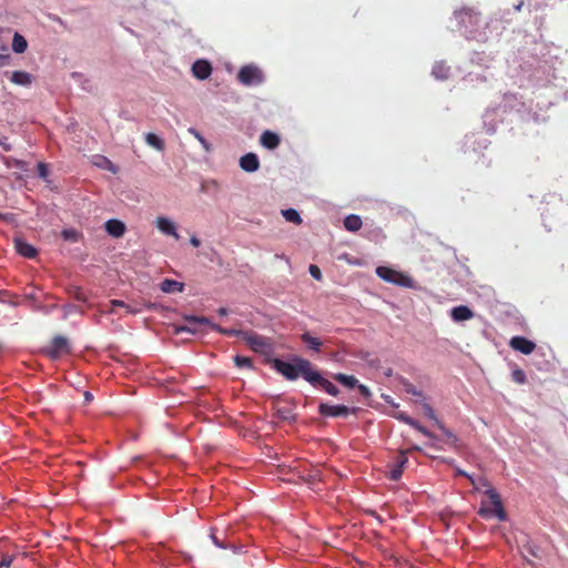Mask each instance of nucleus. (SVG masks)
Instances as JSON below:
<instances>
[{"label":"nucleus","mask_w":568,"mask_h":568,"mask_svg":"<svg viewBox=\"0 0 568 568\" xmlns=\"http://www.w3.org/2000/svg\"><path fill=\"white\" fill-rule=\"evenodd\" d=\"M308 272L311 274V276L313 278H315L316 281H321L322 280V272L320 270V267L315 264H311L310 267H308Z\"/></svg>","instance_id":"nucleus-37"},{"label":"nucleus","mask_w":568,"mask_h":568,"mask_svg":"<svg viewBox=\"0 0 568 568\" xmlns=\"http://www.w3.org/2000/svg\"><path fill=\"white\" fill-rule=\"evenodd\" d=\"M408 393H410L412 395L414 396H418V397H423V394L422 392H418L415 387L410 386L408 389H407Z\"/></svg>","instance_id":"nucleus-46"},{"label":"nucleus","mask_w":568,"mask_h":568,"mask_svg":"<svg viewBox=\"0 0 568 568\" xmlns=\"http://www.w3.org/2000/svg\"><path fill=\"white\" fill-rule=\"evenodd\" d=\"M125 224L116 219H111L105 222V231L113 237H121L125 233Z\"/></svg>","instance_id":"nucleus-16"},{"label":"nucleus","mask_w":568,"mask_h":568,"mask_svg":"<svg viewBox=\"0 0 568 568\" xmlns=\"http://www.w3.org/2000/svg\"><path fill=\"white\" fill-rule=\"evenodd\" d=\"M48 173H49V171H48L47 164H44L42 162H39L38 163V174H39V176L42 178V179H45L48 176Z\"/></svg>","instance_id":"nucleus-40"},{"label":"nucleus","mask_w":568,"mask_h":568,"mask_svg":"<svg viewBox=\"0 0 568 568\" xmlns=\"http://www.w3.org/2000/svg\"><path fill=\"white\" fill-rule=\"evenodd\" d=\"M410 426L414 427L415 429H417L419 433H422L423 435H425L428 438H432V439L436 438L432 432H429L426 427H424L416 420H415V425H410Z\"/></svg>","instance_id":"nucleus-36"},{"label":"nucleus","mask_w":568,"mask_h":568,"mask_svg":"<svg viewBox=\"0 0 568 568\" xmlns=\"http://www.w3.org/2000/svg\"><path fill=\"white\" fill-rule=\"evenodd\" d=\"M183 290H184V283L178 282L175 280L165 278L161 283V291L164 293L183 292Z\"/></svg>","instance_id":"nucleus-20"},{"label":"nucleus","mask_w":568,"mask_h":568,"mask_svg":"<svg viewBox=\"0 0 568 568\" xmlns=\"http://www.w3.org/2000/svg\"><path fill=\"white\" fill-rule=\"evenodd\" d=\"M260 143L267 150H275L280 145L281 139L278 134L266 130L261 134Z\"/></svg>","instance_id":"nucleus-15"},{"label":"nucleus","mask_w":568,"mask_h":568,"mask_svg":"<svg viewBox=\"0 0 568 568\" xmlns=\"http://www.w3.org/2000/svg\"><path fill=\"white\" fill-rule=\"evenodd\" d=\"M84 398H85V402H90V400H92L93 396H92V394L90 392H85L84 393Z\"/></svg>","instance_id":"nucleus-51"},{"label":"nucleus","mask_w":568,"mask_h":568,"mask_svg":"<svg viewBox=\"0 0 568 568\" xmlns=\"http://www.w3.org/2000/svg\"><path fill=\"white\" fill-rule=\"evenodd\" d=\"M11 561H12V560H11V558H9V557H3V558H2V560H1V562H0V567H9V566H10V564H11Z\"/></svg>","instance_id":"nucleus-47"},{"label":"nucleus","mask_w":568,"mask_h":568,"mask_svg":"<svg viewBox=\"0 0 568 568\" xmlns=\"http://www.w3.org/2000/svg\"><path fill=\"white\" fill-rule=\"evenodd\" d=\"M239 332V335L243 334L247 344L255 352H263L268 346L266 338L261 335L254 333H243L241 331Z\"/></svg>","instance_id":"nucleus-11"},{"label":"nucleus","mask_w":568,"mask_h":568,"mask_svg":"<svg viewBox=\"0 0 568 568\" xmlns=\"http://www.w3.org/2000/svg\"><path fill=\"white\" fill-rule=\"evenodd\" d=\"M356 387L358 388L359 393H361L363 396H365V397L371 396V392H369V389H368V387H367V386H365V385H362V384H358V383H357V386H356Z\"/></svg>","instance_id":"nucleus-42"},{"label":"nucleus","mask_w":568,"mask_h":568,"mask_svg":"<svg viewBox=\"0 0 568 568\" xmlns=\"http://www.w3.org/2000/svg\"><path fill=\"white\" fill-rule=\"evenodd\" d=\"M450 316L455 322L468 321L474 317V312L466 305H459L452 308Z\"/></svg>","instance_id":"nucleus-18"},{"label":"nucleus","mask_w":568,"mask_h":568,"mask_svg":"<svg viewBox=\"0 0 568 568\" xmlns=\"http://www.w3.org/2000/svg\"><path fill=\"white\" fill-rule=\"evenodd\" d=\"M110 305L112 306V308H114V307L125 308L126 313H130V314H136L139 312V310L130 306L129 304H126L120 300H111ZM111 312H113V310H111Z\"/></svg>","instance_id":"nucleus-30"},{"label":"nucleus","mask_w":568,"mask_h":568,"mask_svg":"<svg viewBox=\"0 0 568 568\" xmlns=\"http://www.w3.org/2000/svg\"><path fill=\"white\" fill-rule=\"evenodd\" d=\"M333 378L341 383L342 385L348 387V388H354L357 386V383H358V379L353 376V375H346V374H343V373H337V374H334L333 375Z\"/></svg>","instance_id":"nucleus-23"},{"label":"nucleus","mask_w":568,"mask_h":568,"mask_svg":"<svg viewBox=\"0 0 568 568\" xmlns=\"http://www.w3.org/2000/svg\"><path fill=\"white\" fill-rule=\"evenodd\" d=\"M523 4H524V2L521 1L519 4H517V6L515 7V9H516L517 11H520V9H521Z\"/></svg>","instance_id":"nucleus-52"},{"label":"nucleus","mask_w":568,"mask_h":568,"mask_svg":"<svg viewBox=\"0 0 568 568\" xmlns=\"http://www.w3.org/2000/svg\"><path fill=\"white\" fill-rule=\"evenodd\" d=\"M240 168L248 173L256 172L260 169L258 156L253 152L244 154L240 158Z\"/></svg>","instance_id":"nucleus-10"},{"label":"nucleus","mask_w":568,"mask_h":568,"mask_svg":"<svg viewBox=\"0 0 568 568\" xmlns=\"http://www.w3.org/2000/svg\"><path fill=\"white\" fill-rule=\"evenodd\" d=\"M511 379H513V382H515L516 384H519V385H523L527 382L526 374L520 368H516L513 371Z\"/></svg>","instance_id":"nucleus-32"},{"label":"nucleus","mask_w":568,"mask_h":568,"mask_svg":"<svg viewBox=\"0 0 568 568\" xmlns=\"http://www.w3.org/2000/svg\"><path fill=\"white\" fill-rule=\"evenodd\" d=\"M219 315L224 316L227 315L229 311L225 307H221L217 310Z\"/></svg>","instance_id":"nucleus-50"},{"label":"nucleus","mask_w":568,"mask_h":568,"mask_svg":"<svg viewBox=\"0 0 568 568\" xmlns=\"http://www.w3.org/2000/svg\"><path fill=\"white\" fill-rule=\"evenodd\" d=\"M70 294H72V296L77 300V301H80V302H87V293L84 292V290H82L81 287L79 286H74L70 290Z\"/></svg>","instance_id":"nucleus-33"},{"label":"nucleus","mask_w":568,"mask_h":568,"mask_svg":"<svg viewBox=\"0 0 568 568\" xmlns=\"http://www.w3.org/2000/svg\"><path fill=\"white\" fill-rule=\"evenodd\" d=\"M456 475L457 476H465L466 478H468V476H470L468 473H466V471H464V470H462L459 468L456 469Z\"/></svg>","instance_id":"nucleus-49"},{"label":"nucleus","mask_w":568,"mask_h":568,"mask_svg":"<svg viewBox=\"0 0 568 568\" xmlns=\"http://www.w3.org/2000/svg\"><path fill=\"white\" fill-rule=\"evenodd\" d=\"M358 408H349L345 405H329L321 403L318 406L320 415L324 417H347L349 414H355Z\"/></svg>","instance_id":"nucleus-6"},{"label":"nucleus","mask_w":568,"mask_h":568,"mask_svg":"<svg viewBox=\"0 0 568 568\" xmlns=\"http://www.w3.org/2000/svg\"><path fill=\"white\" fill-rule=\"evenodd\" d=\"M408 463V458L404 452L399 454L396 462L392 465L388 478L396 481L398 480L404 471L406 464Z\"/></svg>","instance_id":"nucleus-12"},{"label":"nucleus","mask_w":568,"mask_h":568,"mask_svg":"<svg viewBox=\"0 0 568 568\" xmlns=\"http://www.w3.org/2000/svg\"><path fill=\"white\" fill-rule=\"evenodd\" d=\"M308 383L314 387H321L323 390H325L327 394L332 396H337L339 394L338 388L328 379L324 378L317 371H314V374L310 376Z\"/></svg>","instance_id":"nucleus-8"},{"label":"nucleus","mask_w":568,"mask_h":568,"mask_svg":"<svg viewBox=\"0 0 568 568\" xmlns=\"http://www.w3.org/2000/svg\"><path fill=\"white\" fill-rule=\"evenodd\" d=\"M10 80L17 85L29 87L32 83L33 77L26 71H14Z\"/></svg>","instance_id":"nucleus-19"},{"label":"nucleus","mask_w":568,"mask_h":568,"mask_svg":"<svg viewBox=\"0 0 568 568\" xmlns=\"http://www.w3.org/2000/svg\"><path fill=\"white\" fill-rule=\"evenodd\" d=\"M237 79L245 85L258 84L262 82V73L254 65H245L239 71Z\"/></svg>","instance_id":"nucleus-7"},{"label":"nucleus","mask_w":568,"mask_h":568,"mask_svg":"<svg viewBox=\"0 0 568 568\" xmlns=\"http://www.w3.org/2000/svg\"><path fill=\"white\" fill-rule=\"evenodd\" d=\"M189 131L197 139V141L201 142V144L205 148V150L210 149L209 143L206 142V140L202 136V134L199 131H196L195 129H190Z\"/></svg>","instance_id":"nucleus-38"},{"label":"nucleus","mask_w":568,"mask_h":568,"mask_svg":"<svg viewBox=\"0 0 568 568\" xmlns=\"http://www.w3.org/2000/svg\"><path fill=\"white\" fill-rule=\"evenodd\" d=\"M0 220H6V215L0 213Z\"/></svg>","instance_id":"nucleus-53"},{"label":"nucleus","mask_w":568,"mask_h":568,"mask_svg":"<svg viewBox=\"0 0 568 568\" xmlns=\"http://www.w3.org/2000/svg\"><path fill=\"white\" fill-rule=\"evenodd\" d=\"M301 339L307 344V346L313 349L314 352H320L322 347V342L317 338L312 336L308 332L301 335Z\"/></svg>","instance_id":"nucleus-25"},{"label":"nucleus","mask_w":568,"mask_h":568,"mask_svg":"<svg viewBox=\"0 0 568 568\" xmlns=\"http://www.w3.org/2000/svg\"><path fill=\"white\" fill-rule=\"evenodd\" d=\"M28 48V42L23 36L16 32L12 39V50L16 53H23Z\"/></svg>","instance_id":"nucleus-24"},{"label":"nucleus","mask_w":568,"mask_h":568,"mask_svg":"<svg viewBox=\"0 0 568 568\" xmlns=\"http://www.w3.org/2000/svg\"><path fill=\"white\" fill-rule=\"evenodd\" d=\"M276 416L281 420L294 422L296 419V414L291 406H280L276 408Z\"/></svg>","instance_id":"nucleus-22"},{"label":"nucleus","mask_w":568,"mask_h":568,"mask_svg":"<svg viewBox=\"0 0 568 568\" xmlns=\"http://www.w3.org/2000/svg\"><path fill=\"white\" fill-rule=\"evenodd\" d=\"M190 243L194 246V247H199L201 245V241L196 237V236H192L190 239Z\"/></svg>","instance_id":"nucleus-48"},{"label":"nucleus","mask_w":568,"mask_h":568,"mask_svg":"<svg viewBox=\"0 0 568 568\" xmlns=\"http://www.w3.org/2000/svg\"><path fill=\"white\" fill-rule=\"evenodd\" d=\"M362 224V219L355 214H349L344 219V227L349 232L358 231Z\"/></svg>","instance_id":"nucleus-21"},{"label":"nucleus","mask_w":568,"mask_h":568,"mask_svg":"<svg viewBox=\"0 0 568 568\" xmlns=\"http://www.w3.org/2000/svg\"><path fill=\"white\" fill-rule=\"evenodd\" d=\"M9 59H10V55L8 53H6V54L0 53V67L7 64Z\"/></svg>","instance_id":"nucleus-45"},{"label":"nucleus","mask_w":568,"mask_h":568,"mask_svg":"<svg viewBox=\"0 0 568 568\" xmlns=\"http://www.w3.org/2000/svg\"><path fill=\"white\" fill-rule=\"evenodd\" d=\"M398 419H400L402 422H404L405 424L407 425H415V419H413L412 417H409L408 415H406L405 413H400L398 415Z\"/></svg>","instance_id":"nucleus-41"},{"label":"nucleus","mask_w":568,"mask_h":568,"mask_svg":"<svg viewBox=\"0 0 568 568\" xmlns=\"http://www.w3.org/2000/svg\"><path fill=\"white\" fill-rule=\"evenodd\" d=\"M44 352L51 359H58L70 353L69 341L64 336H54Z\"/></svg>","instance_id":"nucleus-5"},{"label":"nucleus","mask_w":568,"mask_h":568,"mask_svg":"<svg viewBox=\"0 0 568 568\" xmlns=\"http://www.w3.org/2000/svg\"><path fill=\"white\" fill-rule=\"evenodd\" d=\"M376 274L387 283H392L400 287H414V281L409 275L388 266H378L376 268Z\"/></svg>","instance_id":"nucleus-4"},{"label":"nucleus","mask_w":568,"mask_h":568,"mask_svg":"<svg viewBox=\"0 0 568 568\" xmlns=\"http://www.w3.org/2000/svg\"><path fill=\"white\" fill-rule=\"evenodd\" d=\"M234 364L239 368H251L252 367V359L250 357L236 355L234 357Z\"/></svg>","instance_id":"nucleus-31"},{"label":"nucleus","mask_w":568,"mask_h":568,"mask_svg":"<svg viewBox=\"0 0 568 568\" xmlns=\"http://www.w3.org/2000/svg\"><path fill=\"white\" fill-rule=\"evenodd\" d=\"M273 367L288 381H295L301 376L308 382L315 371L313 364L302 357H295L292 363L276 358L273 361Z\"/></svg>","instance_id":"nucleus-2"},{"label":"nucleus","mask_w":568,"mask_h":568,"mask_svg":"<svg viewBox=\"0 0 568 568\" xmlns=\"http://www.w3.org/2000/svg\"><path fill=\"white\" fill-rule=\"evenodd\" d=\"M14 296L12 294H10L8 291H0V302L1 303H11V304H14V302L12 301Z\"/></svg>","instance_id":"nucleus-39"},{"label":"nucleus","mask_w":568,"mask_h":568,"mask_svg":"<svg viewBox=\"0 0 568 568\" xmlns=\"http://www.w3.org/2000/svg\"><path fill=\"white\" fill-rule=\"evenodd\" d=\"M211 539L212 541L220 548H226V546L215 536V534L212 531L211 532Z\"/></svg>","instance_id":"nucleus-44"},{"label":"nucleus","mask_w":568,"mask_h":568,"mask_svg":"<svg viewBox=\"0 0 568 568\" xmlns=\"http://www.w3.org/2000/svg\"><path fill=\"white\" fill-rule=\"evenodd\" d=\"M283 216L287 222L300 225L302 223V217L300 213L294 209H287L282 211Z\"/></svg>","instance_id":"nucleus-27"},{"label":"nucleus","mask_w":568,"mask_h":568,"mask_svg":"<svg viewBox=\"0 0 568 568\" xmlns=\"http://www.w3.org/2000/svg\"><path fill=\"white\" fill-rule=\"evenodd\" d=\"M438 427L445 435L446 443L450 446L456 447L459 442L458 437L454 433H452L448 428H446L443 424H440Z\"/></svg>","instance_id":"nucleus-29"},{"label":"nucleus","mask_w":568,"mask_h":568,"mask_svg":"<svg viewBox=\"0 0 568 568\" xmlns=\"http://www.w3.org/2000/svg\"><path fill=\"white\" fill-rule=\"evenodd\" d=\"M468 479L476 491H483L489 498L494 507L493 509L481 507L478 511V515L484 518H488L495 515L499 520H506L507 514L504 509L501 498L497 490L491 486L489 480L484 476H480L478 478L468 476Z\"/></svg>","instance_id":"nucleus-1"},{"label":"nucleus","mask_w":568,"mask_h":568,"mask_svg":"<svg viewBox=\"0 0 568 568\" xmlns=\"http://www.w3.org/2000/svg\"><path fill=\"white\" fill-rule=\"evenodd\" d=\"M14 247L17 250V252L22 255L23 257H27V258H33L36 257L37 255V250L36 247H33L31 244L27 243L24 240L22 239H14Z\"/></svg>","instance_id":"nucleus-17"},{"label":"nucleus","mask_w":568,"mask_h":568,"mask_svg":"<svg viewBox=\"0 0 568 568\" xmlns=\"http://www.w3.org/2000/svg\"><path fill=\"white\" fill-rule=\"evenodd\" d=\"M509 346L525 355H529L536 349V344L524 336L511 337L509 341Z\"/></svg>","instance_id":"nucleus-9"},{"label":"nucleus","mask_w":568,"mask_h":568,"mask_svg":"<svg viewBox=\"0 0 568 568\" xmlns=\"http://www.w3.org/2000/svg\"><path fill=\"white\" fill-rule=\"evenodd\" d=\"M145 142L150 146L156 149L158 151H163L164 148H165L164 141L160 136L154 134V133H146L145 134Z\"/></svg>","instance_id":"nucleus-26"},{"label":"nucleus","mask_w":568,"mask_h":568,"mask_svg":"<svg viewBox=\"0 0 568 568\" xmlns=\"http://www.w3.org/2000/svg\"><path fill=\"white\" fill-rule=\"evenodd\" d=\"M185 320L189 323V325L174 326L173 329H174L175 334H180L183 332L195 334L196 333V327L194 326L195 324H207V325H210L211 329L219 332L220 334H223L226 336H237L240 334V332L237 329L224 328V327L220 326L219 324L211 323L209 321V318H206L204 316H187V317H185Z\"/></svg>","instance_id":"nucleus-3"},{"label":"nucleus","mask_w":568,"mask_h":568,"mask_svg":"<svg viewBox=\"0 0 568 568\" xmlns=\"http://www.w3.org/2000/svg\"><path fill=\"white\" fill-rule=\"evenodd\" d=\"M423 409H424L425 415H426L428 418L433 419V420L436 423V425H437V426H439V425L442 424V423L437 419L436 414H435V412H434L433 407H432L429 404L424 403V404H423Z\"/></svg>","instance_id":"nucleus-35"},{"label":"nucleus","mask_w":568,"mask_h":568,"mask_svg":"<svg viewBox=\"0 0 568 568\" xmlns=\"http://www.w3.org/2000/svg\"><path fill=\"white\" fill-rule=\"evenodd\" d=\"M437 79H446L448 69L445 68L443 64H437L433 68L432 72Z\"/></svg>","instance_id":"nucleus-34"},{"label":"nucleus","mask_w":568,"mask_h":568,"mask_svg":"<svg viewBox=\"0 0 568 568\" xmlns=\"http://www.w3.org/2000/svg\"><path fill=\"white\" fill-rule=\"evenodd\" d=\"M192 73L196 79L205 80L212 73V65L206 60H197L192 65Z\"/></svg>","instance_id":"nucleus-13"},{"label":"nucleus","mask_w":568,"mask_h":568,"mask_svg":"<svg viewBox=\"0 0 568 568\" xmlns=\"http://www.w3.org/2000/svg\"><path fill=\"white\" fill-rule=\"evenodd\" d=\"M527 551L530 556L535 557V558H539V548L537 547H534V546H528L527 547Z\"/></svg>","instance_id":"nucleus-43"},{"label":"nucleus","mask_w":568,"mask_h":568,"mask_svg":"<svg viewBox=\"0 0 568 568\" xmlns=\"http://www.w3.org/2000/svg\"><path fill=\"white\" fill-rule=\"evenodd\" d=\"M61 236L65 241L75 243L81 239V233L75 229H64L61 232Z\"/></svg>","instance_id":"nucleus-28"},{"label":"nucleus","mask_w":568,"mask_h":568,"mask_svg":"<svg viewBox=\"0 0 568 568\" xmlns=\"http://www.w3.org/2000/svg\"><path fill=\"white\" fill-rule=\"evenodd\" d=\"M156 227L165 235H171L175 240L180 239L179 233L176 232L175 225L168 217L159 216L155 221Z\"/></svg>","instance_id":"nucleus-14"}]
</instances>
